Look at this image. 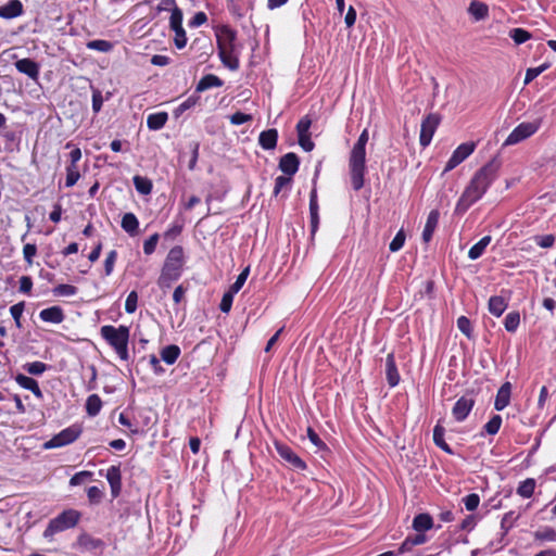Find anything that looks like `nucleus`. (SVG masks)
<instances>
[{"label":"nucleus","mask_w":556,"mask_h":556,"mask_svg":"<svg viewBox=\"0 0 556 556\" xmlns=\"http://www.w3.org/2000/svg\"><path fill=\"white\" fill-rule=\"evenodd\" d=\"M33 288V280L29 276H22L20 279V291L29 293Z\"/></svg>","instance_id":"obj_64"},{"label":"nucleus","mask_w":556,"mask_h":556,"mask_svg":"<svg viewBox=\"0 0 556 556\" xmlns=\"http://www.w3.org/2000/svg\"><path fill=\"white\" fill-rule=\"evenodd\" d=\"M502 425V417L500 415H494L484 426L485 431L494 435L498 432Z\"/></svg>","instance_id":"obj_46"},{"label":"nucleus","mask_w":556,"mask_h":556,"mask_svg":"<svg viewBox=\"0 0 556 556\" xmlns=\"http://www.w3.org/2000/svg\"><path fill=\"white\" fill-rule=\"evenodd\" d=\"M314 187L309 193V217H311V232L314 235L319 225V205L317 199L316 179L313 180Z\"/></svg>","instance_id":"obj_14"},{"label":"nucleus","mask_w":556,"mask_h":556,"mask_svg":"<svg viewBox=\"0 0 556 556\" xmlns=\"http://www.w3.org/2000/svg\"><path fill=\"white\" fill-rule=\"evenodd\" d=\"M77 545L87 551L100 548L103 543L101 540L91 536L88 533H81L77 539Z\"/></svg>","instance_id":"obj_28"},{"label":"nucleus","mask_w":556,"mask_h":556,"mask_svg":"<svg viewBox=\"0 0 556 556\" xmlns=\"http://www.w3.org/2000/svg\"><path fill=\"white\" fill-rule=\"evenodd\" d=\"M510 394H511V383L505 382L502 384V387L498 389L494 407L496 410H503L506 406H508L510 402Z\"/></svg>","instance_id":"obj_19"},{"label":"nucleus","mask_w":556,"mask_h":556,"mask_svg":"<svg viewBox=\"0 0 556 556\" xmlns=\"http://www.w3.org/2000/svg\"><path fill=\"white\" fill-rule=\"evenodd\" d=\"M80 514L75 509H67L60 514L54 519L50 520L48 527L43 532L45 538H50L54 535L56 532L64 531L66 529L73 528L79 521Z\"/></svg>","instance_id":"obj_6"},{"label":"nucleus","mask_w":556,"mask_h":556,"mask_svg":"<svg viewBox=\"0 0 556 556\" xmlns=\"http://www.w3.org/2000/svg\"><path fill=\"white\" fill-rule=\"evenodd\" d=\"M132 182L138 193L148 195L152 192L153 184L148 177L135 175Z\"/></svg>","instance_id":"obj_29"},{"label":"nucleus","mask_w":556,"mask_h":556,"mask_svg":"<svg viewBox=\"0 0 556 556\" xmlns=\"http://www.w3.org/2000/svg\"><path fill=\"white\" fill-rule=\"evenodd\" d=\"M77 293V288L72 285H58L53 289V294L56 296H73Z\"/></svg>","instance_id":"obj_44"},{"label":"nucleus","mask_w":556,"mask_h":556,"mask_svg":"<svg viewBox=\"0 0 556 556\" xmlns=\"http://www.w3.org/2000/svg\"><path fill=\"white\" fill-rule=\"evenodd\" d=\"M292 184V176L280 175L276 177L273 194L278 197L283 190L288 191Z\"/></svg>","instance_id":"obj_35"},{"label":"nucleus","mask_w":556,"mask_h":556,"mask_svg":"<svg viewBox=\"0 0 556 556\" xmlns=\"http://www.w3.org/2000/svg\"><path fill=\"white\" fill-rule=\"evenodd\" d=\"M386 374H387V380L390 387L397 386L400 381V375L394 362V355L393 353H389L386 359Z\"/></svg>","instance_id":"obj_23"},{"label":"nucleus","mask_w":556,"mask_h":556,"mask_svg":"<svg viewBox=\"0 0 556 556\" xmlns=\"http://www.w3.org/2000/svg\"><path fill=\"white\" fill-rule=\"evenodd\" d=\"M463 501H464L466 509L470 510V511L475 510L480 503L479 495L476 493H471V494L467 495Z\"/></svg>","instance_id":"obj_52"},{"label":"nucleus","mask_w":556,"mask_h":556,"mask_svg":"<svg viewBox=\"0 0 556 556\" xmlns=\"http://www.w3.org/2000/svg\"><path fill=\"white\" fill-rule=\"evenodd\" d=\"M103 105V97L100 90H93L92 92V110L94 113H99Z\"/></svg>","instance_id":"obj_60"},{"label":"nucleus","mask_w":556,"mask_h":556,"mask_svg":"<svg viewBox=\"0 0 556 556\" xmlns=\"http://www.w3.org/2000/svg\"><path fill=\"white\" fill-rule=\"evenodd\" d=\"M475 405L473 399L460 397L452 409V414L457 421H463L468 416Z\"/></svg>","instance_id":"obj_15"},{"label":"nucleus","mask_w":556,"mask_h":556,"mask_svg":"<svg viewBox=\"0 0 556 556\" xmlns=\"http://www.w3.org/2000/svg\"><path fill=\"white\" fill-rule=\"evenodd\" d=\"M278 141V130L276 128H269L263 130L258 136V144L264 150H274Z\"/></svg>","instance_id":"obj_18"},{"label":"nucleus","mask_w":556,"mask_h":556,"mask_svg":"<svg viewBox=\"0 0 556 556\" xmlns=\"http://www.w3.org/2000/svg\"><path fill=\"white\" fill-rule=\"evenodd\" d=\"M24 369L30 375L39 376L46 371L47 365L41 362H33L24 365Z\"/></svg>","instance_id":"obj_47"},{"label":"nucleus","mask_w":556,"mask_h":556,"mask_svg":"<svg viewBox=\"0 0 556 556\" xmlns=\"http://www.w3.org/2000/svg\"><path fill=\"white\" fill-rule=\"evenodd\" d=\"M444 432H445L444 428L438 424L433 429V441L437 446H439L446 453L452 454L453 452H452L451 447L444 440Z\"/></svg>","instance_id":"obj_37"},{"label":"nucleus","mask_w":556,"mask_h":556,"mask_svg":"<svg viewBox=\"0 0 556 556\" xmlns=\"http://www.w3.org/2000/svg\"><path fill=\"white\" fill-rule=\"evenodd\" d=\"M507 307V302L503 296H492L489 300V311L496 317H500Z\"/></svg>","instance_id":"obj_30"},{"label":"nucleus","mask_w":556,"mask_h":556,"mask_svg":"<svg viewBox=\"0 0 556 556\" xmlns=\"http://www.w3.org/2000/svg\"><path fill=\"white\" fill-rule=\"evenodd\" d=\"M252 119V116L250 114H245L243 112H236L232 115H230V123L232 125H242L247 122H250Z\"/></svg>","instance_id":"obj_55"},{"label":"nucleus","mask_w":556,"mask_h":556,"mask_svg":"<svg viewBox=\"0 0 556 556\" xmlns=\"http://www.w3.org/2000/svg\"><path fill=\"white\" fill-rule=\"evenodd\" d=\"M307 437L309 441L318 448V450H325L327 448L326 444L320 440L318 434L312 429L307 428Z\"/></svg>","instance_id":"obj_59"},{"label":"nucleus","mask_w":556,"mask_h":556,"mask_svg":"<svg viewBox=\"0 0 556 556\" xmlns=\"http://www.w3.org/2000/svg\"><path fill=\"white\" fill-rule=\"evenodd\" d=\"M457 327L467 338H470V336H471V324H470V320L467 317L460 316L457 319Z\"/></svg>","instance_id":"obj_54"},{"label":"nucleus","mask_w":556,"mask_h":556,"mask_svg":"<svg viewBox=\"0 0 556 556\" xmlns=\"http://www.w3.org/2000/svg\"><path fill=\"white\" fill-rule=\"evenodd\" d=\"M207 22V15L200 11V12H197L192 18L189 21L188 25L189 27L191 28H195V27H199L203 24H205Z\"/></svg>","instance_id":"obj_53"},{"label":"nucleus","mask_w":556,"mask_h":556,"mask_svg":"<svg viewBox=\"0 0 556 556\" xmlns=\"http://www.w3.org/2000/svg\"><path fill=\"white\" fill-rule=\"evenodd\" d=\"M275 446L279 456L295 469L304 470L306 468L305 463L288 445L276 443Z\"/></svg>","instance_id":"obj_13"},{"label":"nucleus","mask_w":556,"mask_h":556,"mask_svg":"<svg viewBox=\"0 0 556 556\" xmlns=\"http://www.w3.org/2000/svg\"><path fill=\"white\" fill-rule=\"evenodd\" d=\"M249 273H250V267H245L241 273L240 275L237 277V280L235 281V283L229 288L228 291L232 292V293H237L239 292V290L243 287L244 282L247 281V278L249 276Z\"/></svg>","instance_id":"obj_48"},{"label":"nucleus","mask_w":556,"mask_h":556,"mask_svg":"<svg viewBox=\"0 0 556 556\" xmlns=\"http://www.w3.org/2000/svg\"><path fill=\"white\" fill-rule=\"evenodd\" d=\"M439 218L440 212L438 210H432L428 214L427 222L422 230V240L425 242H429L432 239V235L439 224Z\"/></svg>","instance_id":"obj_21"},{"label":"nucleus","mask_w":556,"mask_h":556,"mask_svg":"<svg viewBox=\"0 0 556 556\" xmlns=\"http://www.w3.org/2000/svg\"><path fill=\"white\" fill-rule=\"evenodd\" d=\"M440 125V116L434 113L428 114L421 122L419 142L420 146L430 144L432 137Z\"/></svg>","instance_id":"obj_10"},{"label":"nucleus","mask_w":556,"mask_h":556,"mask_svg":"<svg viewBox=\"0 0 556 556\" xmlns=\"http://www.w3.org/2000/svg\"><path fill=\"white\" fill-rule=\"evenodd\" d=\"M179 355L180 349L178 345L175 344L167 345L161 351L162 359L168 365L174 364L179 357Z\"/></svg>","instance_id":"obj_34"},{"label":"nucleus","mask_w":556,"mask_h":556,"mask_svg":"<svg viewBox=\"0 0 556 556\" xmlns=\"http://www.w3.org/2000/svg\"><path fill=\"white\" fill-rule=\"evenodd\" d=\"M138 294L136 291H131L125 302V311L129 314L137 309Z\"/></svg>","instance_id":"obj_50"},{"label":"nucleus","mask_w":556,"mask_h":556,"mask_svg":"<svg viewBox=\"0 0 556 556\" xmlns=\"http://www.w3.org/2000/svg\"><path fill=\"white\" fill-rule=\"evenodd\" d=\"M24 307H25L24 302H20L17 304L12 305L10 308V313H11L12 317L14 318L17 327H21V316L24 312Z\"/></svg>","instance_id":"obj_51"},{"label":"nucleus","mask_w":556,"mask_h":556,"mask_svg":"<svg viewBox=\"0 0 556 556\" xmlns=\"http://www.w3.org/2000/svg\"><path fill=\"white\" fill-rule=\"evenodd\" d=\"M551 66L549 63H543L538 67H530L526 72L525 76V85L530 84L533 79H535L539 75H541L544 71H546Z\"/></svg>","instance_id":"obj_41"},{"label":"nucleus","mask_w":556,"mask_h":556,"mask_svg":"<svg viewBox=\"0 0 556 556\" xmlns=\"http://www.w3.org/2000/svg\"><path fill=\"white\" fill-rule=\"evenodd\" d=\"M66 149L72 148V151L68 154L70 163L78 165V162L81 160V150L79 147L74 146L72 142H67L65 146Z\"/></svg>","instance_id":"obj_49"},{"label":"nucleus","mask_w":556,"mask_h":556,"mask_svg":"<svg viewBox=\"0 0 556 556\" xmlns=\"http://www.w3.org/2000/svg\"><path fill=\"white\" fill-rule=\"evenodd\" d=\"M510 37L516 45H521L531 38V34L523 28H514L510 31Z\"/></svg>","instance_id":"obj_45"},{"label":"nucleus","mask_w":556,"mask_h":556,"mask_svg":"<svg viewBox=\"0 0 556 556\" xmlns=\"http://www.w3.org/2000/svg\"><path fill=\"white\" fill-rule=\"evenodd\" d=\"M80 178L78 165L67 164L66 166V178L65 187L71 188L77 184Z\"/></svg>","instance_id":"obj_38"},{"label":"nucleus","mask_w":556,"mask_h":556,"mask_svg":"<svg viewBox=\"0 0 556 556\" xmlns=\"http://www.w3.org/2000/svg\"><path fill=\"white\" fill-rule=\"evenodd\" d=\"M80 434V429L78 427H70L62 430L60 433L55 434L51 440L47 441L43 444V447L47 450L61 447L66 444L74 442Z\"/></svg>","instance_id":"obj_11"},{"label":"nucleus","mask_w":556,"mask_h":556,"mask_svg":"<svg viewBox=\"0 0 556 556\" xmlns=\"http://www.w3.org/2000/svg\"><path fill=\"white\" fill-rule=\"evenodd\" d=\"M432 518L428 514H419L413 520V528L417 532L427 531L432 528Z\"/></svg>","instance_id":"obj_31"},{"label":"nucleus","mask_w":556,"mask_h":556,"mask_svg":"<svg viewBox=\"0 0 556 556\" xmlns=\"http://www.w3.org/2000/svg\"><path fill=\"white\" fill-rule=\"evenodd\" d=\"M200 100V96L195 93L188 97L185 101H182L175 110L174 115L176 117H179L182 115L186 111L190 110L191 108L195 106Z\"/></svg>","instance_id":"obj_36"},{"label":"nucleus","mask_w":556,"mask_h":556,"mask_svg":"<svg viewBox=\"0 0 556 556\" xmlns=\"http://www.w3.org/2000/svg\"><path fill=\"white\" fill-rule=\"evenodd\" d=\"M195 48L203 50L202 54H205L206 56L212 55L214 51L212 40L206 36L198 37L192 41L190 49Z\"/></svg>","instance_id":"obj_33"},{"label":"nucleus","mask_w":556,"mask_h":556,"mask_svg":"<svg viewBox=\"0 0 556 556\" xmlns=\"http://www.w3.org/2000/svg\"><path fill=\"white\" fill-rule=\"evenodd\" d=\"M534 488L535 481L533 479H527L520 483L517 493L525 498H529L533 494Z\"/></svg>","instance_id":"obj_42"},{"label":"nucleus","mask_w":556,"mask_h":556,"mask_svg":"<svg viewBox=\"0 0 556 556\" xmlns=\"http://www.w3.org/2000/svg\"><path fill=\"white\" fill-rule=\"evenodd\" d=\"M224 85V81L214 74L204 75L195 87V92H203L210 88H218Z\"/></svg>","instance_id":"obj_22"},{"label":"nucleus","mask_w":556,"mask_h":556,"mask_svg":"<svg viewBox=\"0 0 556 556\" xmlns=\"http://www.w3.org/2000/svg\"><path fill=\"white\" fill-rule=\"evenodd\" d=\"M174 34H175V36H174L175 47L179 50L184 49L187 46V41H188L186 30L182 29V30L176 31Z\"/></svg>","instance_id":"obj_58"},{"label":"nucleus","mask_w":556,"mask_h":556,"mask_svg":"<svg viewBox=\"0 0 556 556\" xmlns=\"http://www.w3.org/2000/svg\"><path fill=\"white\" fill-rule=\"evenodd\" d=\"M15 381L24 389L29 390L34 393L37 399H42L43 394L39 388L38 382L25 375L18 374L15 377Z\"/></svg>","instance_id":"obj_24"},{"label":"nucleus","mask_w":556,"mask_h":556,"mask_svg":"<svg viewBox=\"0 0 556 556\" xmlns=\"http://www.w3.org/2000/svg\"><path fill=\"white\" fill-rule=\"evenodd\" d=\"M369 140L368 129L365 128L354 143L349 156V173L354 191H359L365 185L366 144Z\"/></svg>","instance_id":"obj_2"},{"label":"nucleus","mask_w":556,"mask_h":556,"mask_svg":"<svg viewBox=\"0 0 556 556\" xmlns=\"http://www.w3.org/2000/svg\"><path fill=\"white\" fill-rule=\"evenodd\" d=\"M181 232V226L174 225L164 232V240L174 241Z\"/></svg>","instance_id":"obj_61"},{"label":"nucleus","mask_w":556,"mask_h":556,"mask_svg":"<svg viewBox=\"0 0 556 556\" xmlns=\"http://www.w3.org/2000/svg\"><path fill=\"white\" fill-rule=\"evenodd\" d=\"M501 167L502 161L497 156H494L477 170L460 195L456 208L458 211H467L472 204L479 201L497 178Z\"/></svg>","instance_id":"obj_1"},{"label":"nucleus","mask_w":556,"mask_h":556,"mask_svg":"<svg viewBox=\"0 0 556 556\" xmlns=\"http://www.w3.org/2000/svg\"><path fill=\"white\" fill-rule=\"evenodd\" d=\"M91 476L92 473L90 471L77 472L71 478L70 483L71 485H79L85 481L86 478H89Z\"/></svg>","instance_id":"obj_62"},{"label":"nucleus","mask_w":556,"mask_h":556,"mask_svg":"<svg viewBox=\"0 0 556 556\" xmlns=\"http://www.w3.org/2000/svg\"><path fill=\"white\" fill-rule=\"evenodd\" d=\"M199 150H200L199 142L195 141V142L191 143V159L188 164V168L190 170H193L197 167V163H198V159H199Z\"/></svg>","instance_id":"obj_56"},{"label":"nucleus","mask_w":556,"mask_h":556,"mask_svg":"<svg viewBox=\"0 0 556 556\" xmlns=\"http://www.w3.org/2000/svg\"><path fill=\"white\" fill-rule=\"evenodd\" d=\"M15 67L20 73L27 75L31 79H37L39 76V64L29 58L17 60Z\"/></svg>","instance_id":"obj_16"},{"label":"nucleus","mask_w":556,"mask_h":556,"mask_svg":"<svg viewBox=\"0 0 556 556\" xmlns=\"http://www.w3.org/2000/svg\"><path fill=\"white\" fill-rule=\"evenodd\" d=\"M237 31L229 25H222L216 29V43L220 62L231 71L240 66L239 58L235 54Z\"/></svg>","instance_id":"obj_3"},{"label":"nucleus","mask_w":556,"mask_h":556,"mask_svg":"<svg viewBox=\"0 0 556 556\" xmlns=\"http://www.w3.org/2000/svg\"><path fill=\"white\" fill-rule=\"evenodd\" d=\"M168 121V114L166 112H157L148 115L147 126L150 130L162 129Z\"/></svg>","instance_id":"obj_26"},{"label":"nucleus","mask_w":556,"mask_h":556,"mask_svg":"<svg viewBox=\"0 0 556 556\" xmlns=\"http://www.w3.org/2000/svg\"><path fill=\"white\" fill-rule=\"evenodd\" d=\"M106 479L111 486V492L114 497L118 496L122 489V476L119 467L111 466L106 472Z\"/></svg>","instance_id":"obj_20"},{"label":"nucleus","mask_w":556,"mask_h":556,"mask_svg":"<svg viewBox=\"0 0 556 556\" xmlns=\"http://www.w3.org/2000/svg\"><path fill=\"white\" fill-rule=\"evenodd\" d=\"M468 13L472 15L476 21H481L488 17L489 8L484 2L472 0L468 7Z\"/></svg>","instance_id":"obj_27"},{"label":"nucleus","mask_w":556,"mask_h":556,"mask_svg":"<svg viewBox=\"0 0 556 556\" xmlns=\"http://www.w3.org/2000/svg\"><path fill=\"white\" fill-rule=\"evenodd\" d=\"M235 293L227 291L220 301L219 308L223 313H228L231 308Z\"/></svg>","instance_id":"obj_57"},{"label":"nucleus","mask_w":556,"mask_h":556,"mask_svg":"<svg viewBox=\"0 0 556 556\" xmlns=\"http://www.w3.org/2000/svg\"><path fill=\"white\" fill-rule=\"evenodd\" d=\"M519 323H520V315L518 312H510L506 317H505V321H504V325H505V329L509 332H514L518 326H519Z\"/></svg>","instance_id":"obj_43"},{"label":"nucleus","mask_w":556,"mask_h":556,"mask_svg":"<svg viewBox=\"0 0 556 556\" xmlns=\"http://www.w3.org/2000/svg\"><path fill=\"white\" fill-rule=\"evenodd\" d=\"M312 123V118L308 115H304L300 118L295 127L298 134V142L300 147L306 152H311L315 148V143L311 139L309 132Z\"/></svg>","instance_id":"obj_9"},{"label":"nucleus","mask_w":556,"mask_h":556,"mask_svg":"<svg viewBox=\"0 0 556 556\" xmlns=\"http://www.w3.org/2000/svg\"><path fill=\"white\" fill-rule=\"evenodd\" d=\"M476 142L467 141L459 144L452 153L451 157L445 164L444 173H447L463 163L467 157H469L476 150Z\"/></svg>","instance_id":"obj_8"},{"label":"nucleus","mask_w":556,"mask_h":556,"mask_svg":"<svg viewBox=\"0 0 556 556\" xmlns=\"http://www.w3.org/2000/svg\"><path fill=\"white\" fill-rule=\"evenodd\" d=\"M102 406L101 399L97 394H92L87 399L86 409L90 416H96Z\"/></svg>","instance_id":"obj_40"},{"label":"nucleus","mask_w":556,"mask_h":556,"mask_svg":"<svg viewBox=\"0 0 556 556\" xmlns=\"http://www.w3.org/2000/svg\"><path fill=\"white\" fill-rule=\"evenodd\" d=\"M101 336L115 350L121 359L127 361L129 328L126 326L114 327L111 325L101 328Z\"/></svg>","instance_id":"obj_4"},{"label":"nucleus","mask_w":556,"mask_h":556,"mask_svg":"<svg viewBox=\"0 0 556 556\" xmlns=\"http://www.w3.org/2000/svg\"><path fill=\"white\" fill-rule=\"evenodd\" d=\"M40 318L43 321L60 324L64 319V314L61 307L52 306L49 308H45L40 312Z\"/></svg>","instance_id":"obj_25"},{"label":"nucleus","mask_w":556,"mask_h":556,"mask_svg":"<svg viewBox=\"0 0 556 556\" xmlns=\"http://www.w3.org/2000/svg\"><path fill=\"white\" fill-rule=\"evenodd\" d=\"M88 498L92 503H99L102 498V491L98 486H90L87 491Z\"/></svg>","instance_id":"obj_63"},{"label":"nucleus","mask_w":556,"mask_h":556,"mask_svg":"<svg viewBox=\"0 0 556 556\" xmlns=\"http://www.w3.org/2000/svg\"><path fill=\"white\" fill-rule=\"evenodd\" d=\"M184 266V250L181 247H174L166 257L162 274L159 278L160 287H169L170 283L177 280L181 275Z\"/></svg>","instance_id":"obj_5"},{"label":"nucleus","mask_w":556,"mask_h":556,"mask_svg":"<svg viewBox=\"0 0 556 556\" xmlns=\"http://www.w3.org/2000/svg\"><path fill=\"white\" fill-rule=\"evenodd\" d=\"M300 167V159L294 152H288L279 159L278 168L282 174L294 176Z\"/></svg>","instance_id":"obj_12"},{"label":"nucleus","mask_w":556,"mask_h":556,"mask_svg":"<svg viewBox=\"0 0 556 556\" xmlns=\"http://www.w3.org/2000/svg\"><path fill=\"white\" fill-rule=\"evenodd\" d=\"M541 127V119L523 122L516 126L504 141V146L517 144L533 136Z\"/></svg>","instance_id":"obj_7"},{"label":"nucleus","mask_w":556,"mask_h":556,"mask_svg":"<svg viewBox=\"0 0 556 556\" xmlns=\"http://www.w3.org/2000/svg\"><path fill=\"white\" fill-rule=\"evenodd\" d=\"M23 14V4L20 0H9L0 7V17L5 20L15 18Z\"/></svg>","instance_id":"obj_17"},{"label":"nucleus","mask_w":556,"mask_h":556,"mask_svg":"<svg viewBox=\"0 0 556 556\" xmlns=\"http://www.w3.org/2000/svg\"><path fill=\"white\" fill-rule=\"evenodd\" d=\"M87 48L100 52H109L113 49V43L103 39L90 40L87 42Z\"/></svg>","instance_id":"obj_39"},{"label":"nucleus","mask_w":556,"mask_h":556,"mask_svg":"<svg viewBox=\"0 0 556 556\" xmlns=\"http://www.w3.org/2000/svg\"><path fill=\"white\" fill-rule=\"evenodd\" d=\"M122 228L128 232L129 235H134L137 232L139 228L138 218L134 213H126L122 218Z\"/></svg>","instance_id":"obj_32"}]
</instances>
